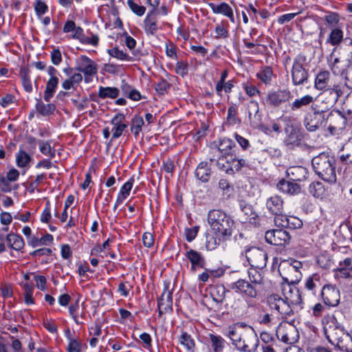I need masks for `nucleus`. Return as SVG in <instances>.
Returning <instances> with one entry per match:
<instances>
[{
    "label": "nucleus",
    "mask_w": 352,
    "mask_h": 352,
    "mask_svg": "<svg viewBox=\"0 0 352 352\" xmlns=\"http://www.w3.org/2000/svg\"><path fill=\"white\" fill-rule=\"evenodd\" d=\"M325 338L335 348L344 352H352V330L349 333L334 314L322 320Z\"/></svg>",
    "instance_id": "obj_1"
},
{
    "label": "nucleus",
    "mask_w": 352,
    "mask_h": 352,
    "mask_svg": "<svg viewBox=\"0 0 352 352\" xmlns=\"http://www.w3.org/2000/svg\"><path fill=\"white\" fill-rule=\"evenodd\" d=\"M290 293V296L286 298H283L275 294L269 295L266 298L267 306L278 319L285 320L294 315L291 304L299 306L300 309L302 308V298L299 290L295 288L291 290Z\"/></svg>",
    "instance_id": "obj_2"
},
{
    "label": "nucleus",
    "mask_w": 352,
    "mask_h": 352,
    "mask_svg": "<svg viewBox=\"0 0 352 352\" xmlns=\"http://www.w3.org/2000/svg\"><path fill=\"white\" fill-rule=\"evenodd\" d=\"M227 336L235 347L242 352H255L259 345V339L252 329H242L236 325L230 326Z\"/></svg>",
    "instance_id": "obj_3"
},
{
    "label": "nucleus",
    "mask_w": 352,
    "mask_h": 352,
    "mask_svg": "<svg viewBox=\"0 0 352 352\" xmlns=\"http://www.w3.org/2000/svg\"><path fill=\"white\" fill-rule=\"evenodd\" d=\"M208 223L216 236L221 239L230 238L234 227L232 217L222 210H210L207 215Z\"/></svg>",
    "instance_id": "obj_4"
},
{
    "label": "nucleus",
    "mask_w": 352,
    "mask_h": 352,
    "mask_svg": "<svg viewBox=\"0 0 352 352\" xmlns=\"http://www.w3.org/2000/svg\"><path fill=\"white\" fill-rule=\"evenodd\" d=\"M311 164L315 173L322 180L330 184L336 183L337 179L336 166L333 157L322 153L312 159Z\"/></svg>",
    "instance_id": "obj_5"
},
{
    "label": "nucleus",
    "mask_w": 352,
    "mask_h": 352,
    "mask_svg": "<svg viewBox=\"0 0 352 352\" xmlns=\"http://www.w3.org/2000/svg\"><path fill=\"white\" fill-rule=\"evenodd\" d=\"M216 164L220 170L229 175L240 173L244 168H252L249 161L239 156L236 151L226 156H219L217 160Z\"/></svg>",
    "instance_id": "obj_6"
},
{
    "label": "nucleus",
    "mask_w": 352,
    "mask_h": 352,
    "mask_svg": "<svg viewBox=\"0 0 352 352\" xmlns=\"http://www.w3.org/2000/svg\"><path fill=\"white\" fill-rule=\"evenodd\" d=\"M63 31L65 33L73 32L72 38L78 40L83 45L97 47L99 44L100 38L98 34H94L90 30H87L86 34L81 27L76 25L74 21H67L63 26Z\"/></svg>",
    "instance_id": "obj_7"
},
{
    "label": "nucleus",
    "mask_w": 352,
    "mask_h": 352,
    "mask_svg": "<svg viewBox=\"0 0 352 352\" xmlns=\"http://www.w3.org/2000/svg\"><path fill=\"white\" fill-rule=\"evenodd\" d=\"M293 98L291 91L286 89H271L267 91L265 97L261 99V103L268 108H278Z\"/></svg>",
    "instance_id": "obj_8"
},
{
    "label": "nucleus",
    "mask_w": 352,
    "mask_h": 352,
    "mask_svg": "<svg viewBox=\"0 0 352 352\" xmlns=\"http://www.w3.org/2000/svg\"><path fill=\"white\" fill-rule=\"evenodd\" d=\"M306 61L307 56L301 53L298 54L294 59L291 73L292 81L294 86L303 85L308 81L309 72L304 67Z\"/></svg>",
    "instance_id": "obj_9"
},
{
    "label": "nucleus",
    "mask_w": 352,
    "mask_h": 352,
    "mask_svg": "<svg viewBox=\"0 0 352 352\" xmlns=\"http://www.w3.org/2000/svg\"><path fill=\"white\" fill-rule=\"evenodd\" d=\"M277 338L287 344H292L298 342L299 338L298 331L294 325L287 322H282L276 329Z\"/></svg>",
    "instance_id": "obj_10"
},
{
    "label": "nucleus",
    "mask_w": 352,
    "mask_h": 352,
    "mask_svg": "<svg viewBox=\"0 0 352 352\" xmlns=\"http://www.w3.org/2000/svg\"><path fill=\"white\" fill-rule=\"evenodd\" d=\"M230 288L243 298L256 299L258 296L256 286L250 281L240 278L230 285Z\"/></svg>",
    "instance_id": "obj_11"
},
{
    "label": "nucleus",
    "mask_w": 352,
    "mask_h": 352,
    "mask_svg": "<svg viewBox=\"0 0 352 352\" xmlns=\"http://www.w3.org/2000/svg\"><path fill=\"white\" fill-rule=\"evenodd\" d=\"M245 256L252 267L258 269L265 267L267 261V254L259 248L251 247L245 252Z\"/></svg>",
    "instance_id": "obj_12"
},
{
    "label": "nucleus",
    "mask_w": 352,
    "mask_h": 352,
    "mask_svg": "<svg viewBox=\"0 0 352 352\" xmlns=\"http://www.w3.org/2000/svg\"><path fill=\"white\" fill-rule=\"evenodd\" d=\"M324 304L329 307H336L340 300L339 289L333 285L325 284L319 293Z\"/></svg>",
    "instance_id": "obj_13"
},
{
    "label": "nucleus",
    "mask_w": 352,
    "mask_h": 352,
    "mask_svg": "<svg viewBox=\"0 0 352 352\" xmlns=\"http://www.w3.org/2000/svg\"><path fill=\"white\" fill-rule=\"evenodd\" d=\"M76 70L84 74L86 81H88L87 79L88 77H93L97 74L98 65L88 56L81 55L78 58V59H76Z\"/></svg>",
    "instance_id": "obj_14"
},
{
    "label": "nucleus",
    "mask_w": 352,
    "mask_h": 352,
    "mask_svg": "<svg viewBox=\"0 0 352 352\" xmlns=\"http://www.w3.org/2000/svg\"><path fill=\"white\" fill-rule=\"evenodd\" d=\"M265 239L269 244L282 246L289 243L291 236L289 232L285 230L275 229L267 231Z\"/></svg>",
    "instance_id": "obj_15"
},
{
    "label": "nucleus",
    "mask_w": 352,
    "mask_h": 352,
    "mask_svg": "<svg viewBox=\"0 0 352 352\" xmlns=\"http://www.w3.org/2000/svg\"><path fill=\"white\" fill-rule=\"evenodd\" d=\"M284 199L282 197L274 195L267 199L265 206L267 212L272 215H274L275 222L279 221L281 216L284 212Z\"/></svg>",
    "instance_id": "obj_16"
},
{
    "label": "nucleus",
    "mask_w": 352,
    "mask_h": 352,
    "mask_svg": "<svg viewBox=\"0 0 352 352\" xmlns=\"http://www.w3.org/2000/svg\"><path fill=\"white\" fill-rule=\"evenodd\" d=\"M323 285L321 276L318 273L313 274L305 280V295L318 298Z\"/></svg>",
    "instance_id": "obj_17"
},
{
    "label": "nucleus",
    "mask_w": 352,
    "mask_h": 352,
    "mask_svg": "<svg viewBox=\"0 0 352 352\" xmlns=\"http://www.w3.org/2000/svg\"><path fill=\"white\" fill-rule=\"evenodd\" d=\"M248 120L253 128H258L262 124V114L260 112L259 104L254 100H251L246 106Z\"/></svg>",
    "instance_id": "obj_18"
},
{
    "label": "nucleus",
    "mask_w": 352,
    "mask_h": 352,
    "mask_svg": "<svg viewBox=\"0 0 352 352\" xmlns=\"http://www.w3.org/2000/svg\"><path fill=\"white\" fill-rule=\"evenodd\" d=\"M157 308L159 317L162 314L171 313L173 311V296L168 289V285H165L163 292L157 300Z\"/></svg>",
    "instance_id": "obj_19"
},
{
    "label": "nucleus",
    "mask_w": 352,
    "mask_h": 352,
    "mask_svg": "<svg viewBox=\"0 0 352 352\" xmlns=\"http://www.w3.org/2000/svg\"><path fill=\"white\" fill-rule=\"evenodd\" d=\"M285 131L286 137L284 139V144L289 149L300 145L302 136L299 129L293 126H288Z\"/></svg>",
    "instance_id": "obj_20"
},
{
    "label": "nucleus",
    "mask_w": 352,
    "mask_h": 352,
    "mask_svg": "<svg viewBox=\"0 0 352 352\" xmlns=\"http://www.w3.org/2000/svg\"><path fill=\"white\" fill-rule=\"evenodd\" d=\"M325 120V115H320L318 112L308 113L304 119V124L307 131L313 132L319 129Z\"/></svg>",
    "instance_id": "obj_21"
},
{
    "label": "nucleus",
    "mask_w": 352,
    "mask_h": 352,
    "mask_svg": "<svg viewBox=\"0 0 352 352\" xmlns=\"http://www.w3.org/2000/svg\"><path fill=\"white\" fill-rule=\"evenodd\" d=\"M126 118L123 113H118L116 114L111 120V124L113 126L112 131V139L120 138L123 132L126 129L128 125L125 123Z\"/></svg>",
    "instance_id": "obj_22"
},
{
    "label": "nucleus",
    "mask_w": 352,
    "mask_h": 352,
    "mask_svg": "<svg viewBox=\"0 0 352 352\" xmlns=\"http://www.w3.org/2000/svg\"><path fill=\"white\" fill-rule=\"evenodd\" d=\"M65 336L68 341L67 352H83L87 349V344L78 336H72L69 329L65 331Z\"/></svg>",
    "instance_id": "obj_23"
},
{
    "label": "nucleus",
    "mask_w": 352,
    "mask_h": 352,
    "mask_svg": "<svg viewBox=\"0 0 352 352\" xmlns=\"http://www.w3.org/2000/svg\"><path fill=\"white\" fill-rule=\"evenodd\" d=\"M157 11H149L144 20V30L147 34L154 35L158 30Z\"/></svg>",
    "instance_id": "obj_24"
},
{
    "label": "nucleus",
    "mask_w": 352,
    "mask_h": 352,
    "mask_svg": "<svg viewBox=\"0 0 352 352\" xmlns=\"http://www.w3.org/2000/svg\"><path fill=\"white\" fill-rule=\"evenodd\" d=\"M241 209L243 213V218L242 219L243 223H249L255 227L260 225L259 216L254 210L253 207L247 204H241Z\"/></svg>",
    "instance_id": "obj_25"
},
{
    "label": "nucleus",
    "mask_w": 352,
    "mask_h": 352,
    "mask_svg": "<svg viewBox=\"0 0 352 352\" xmlns=\"http://www.w3.org/2000/svg\"><path fill=\"white\" fill-rule=\"evenodd\" d=\"M333 80V78H331V74L329 71H320L315 78L314 87L318 91H326Z\"/></svg>",
    "instance_id": "obj_26"
},
{
    "label": "nucleus",
    "mask_w": 352,
    "mask_h": 352,
    "mask_svg": "<svg viewBox=\"0 0 352 352\" xmlns=\"http://www.w3.org/2000/svg\"><path fill=\"white\" fill-rule=\"evenodd\" d=\"M211 164L208 162H201L199 163L195 171L196 178L203 183L209 182L212 175Z\"/></svg>",
    "instance_id": "obj_27"
},
{
    "label": "nucleus",
    "mask_w": 352,
    "mask_h": 352,
    "mask_svg": "<svg viewBox=\"0 0 352 352\" xmlns=\"http://www.w3.org/2000/svg\"><path fill=\"white\" fill-rule=\"evenodd\" d=\"M276 188L281 192L291 196L299 194L301 190L300 185L297 183L287 181L284 179L277 183Z\"/></svg>",
    "instance_id": "obj_28"
},
{
    "label": "nucleus",
    "mask_w": 352,
    "mask_h": 352,
    "mask_svg": "<svg viewBox=\"0 0 352 352\" xmlns=\"http://www.w3.org/2000/svg\"><path fill=\"white\" fill-rule=\"evenodd\" d=\"M186 256L190 262V271L192 272H195L198 268H204L205 267V259L197 251L190 249L186 252Z\"/></svg>",
    "instance_id": "obj_29"
},
{
    "label": "nucleus",
    "mask_w": 352,
    "mask_h": 352,
    "mask_svg": "<svg viewBox=\"0 0 352 352\" xmlns=\"http://www.w3.org/2000/svg\"><path fill=\"white\" fill-rule=\"evenodd\" d=\"M346 83L342 81H338L335 79L333 80L332 82L330 84V86L326 91H329L331 94H334L335 96L333 100L330 103L329 107H327L328 109L330 107H332L338 100L343 96V94L346 91Z\"/></svg>",
    "instance_id": "obj_30"
},
{
    "label": "nucleus",
    "mask_w": 352,
    "mask_h": 352,
    "mask_svg": "<svg viewBox=\"0 0 352 352\" xmlns=\"http://www.w3.org/2000/svg\"><path fill=\"white\" fill-rule=\"evenodd\" d=\"M209 6L213 13L223 14L227 16L232 23H235L233 10L227 3L223 2L218 5L210 3H209Z\"/></svg>",
    "instance_id": "obj_31"
},
{
    "label": "nucleus",
    "mask_w": 352,
    "mask_h": 352,
    "mask_svg": "<svg viewBox=\"0 0 352 352\" xmlns=\"http://www.w3.org/2000/svg\"><path fill=\"white\" fill-rule=\"evenodd\" d=\"M236 148L234 142L230 138H224L218 142L217 149L220 156H226L236 151Z\"/></svg>",
    "instance_id": "obj_32"
},
{
    "label": "nucleus",
    "mask_w": 352,
    "mask_h": 352,
    "mask_svg": "<svg viewBox=\"0 0 352 352\" xmlns=\"http://www.w3.org/2000/svg\"><path fill=\"white\" fill-rule=\"evenodd\" d=\"M179 343L182 345L188 352H195L196 342L193 337L186 331H182L178 338Z\"/></svg>",
    "instance_id": "obj_33"
},
{
    "label": "nucleus",
    "mask_w": 352,
    "mask_h": 352,
    "mask_svg": "<svg viewBox=\"0 0 352 352\" xmlns=\"http://www.w3.org/2000/svg\"><path fill=\"white\" fill-rule=\"evenodd\" d=\"M344 39V32L343 30L338 27L331 28L327 38L326 43L330 44L332 46L337 47L343 41Z\"/></svg>",
    "instance_id": "obj_34"
},
{
    "label": "nucleus",
    "mask_w": 352,
    "mask_h": 352,
    "mask_svg": "<svg viewBox=\"0 0 352 352\" xmlns=\"http://www.w3.org/2000/svg\"><path fill=\"white\" fill-rule=\"evenodd\" d=\"M78 310H79V304H78V300L74 304H72L69 306V309H68L69 314V316L73 319V320L74 321V322L77 325H82L85 324L84 321L87 318V314H86V311L84 309H82L80 313L81 320H80V317L78 316Z\"/></svg>",
    "instance_id": "obj_35"
},
{
    "label": "nucleus",
    "mask_w": 352,
    "mask_h": 352,
    "mask_svg": "<svg viewBox=\"0 0 352 352\" xmlns=\"http://www.w3.org/2000/svg\"><path fill=\"white\" fill-rule=\"evenodd\" d=\"M281 222L279 223V226L285 227L289 229H298L302 226V221L300 219L295 216H285L283 215L280 218Z\"/></svg>",
    "instance_id": "obj_36"
},
{
    "label": "nucleus",
    "mask_w": 352,
    "mask_h": 352,
    "mask_svg": "<svg viewBox=\"0 0 352 352\" xmlns=\"http://www.w3.org/2000/svg\"><path fill=\"white\" fill-rule=\"evenodd\" d=\"M287 173L292 180L298 182L306 179L308 174L307 169L300 166L290 167Z\"/></svg>",
    "instance_id": "obj_37"
},
{
    "label": "nucleus",
    "mask_w": 352,
    "mask_h": 352,
    "mask_svg": "<svg viewBox=\"0 0 352 352\" xmlns=\"http://www.w3.org/2000/svg\"><path fill=\"white\" fill-rule=\"evenodd\" d=\"M135 182L134 177H131L120 188L117 196V204H122L129 196Z\"/></svg>",
    "instance_id": "obj_38"
},
{
    "label": "nucleus",
    "mask_w": 352,
    "mask_h": 352,
    "mask_svg": "<svg viewBox=\"0 0 352 352\" xmlns=\"http://www.w3.org/2000/svg\"><path fill=\"white\" fill-rule=\"evenodd\" d=\"M20 285L23 290L25 303L28 305H34L35 301L33 298V293L34 289L33 283L27 281H23L20 283Z\"/></svg>",
    "instance_id": "obj_39"
},
{
    "label": "nucleus",
    "mask_w": 352,
    "mask_h": 352,
    "mask_svg": "<svg viewBox=\"0 0 352 352\" xmlns=\"http://www.w3.org/2000/svg\"><path fill=\"white\" fill-rule=\"evenodd\" d=\"M261 36H258L252 41H249V38H244L243 43L246 48L250 50V53L257 54L262 53L261 48H265V46L260 44Z\"/></svg>",
    "instance_id": "obj_40"
},
{
    "label": "nucleus",
    "mask_w": 352,
    "mask_h": 352,
    "mask_svg": "<svg viewBox=\"0 0 352 352\" xmlns=\"http://www.w3.org/2000/svg\"><path fill=\"white\" fill-rule=\"evenodd\" d=\"M6 240L8 246L14 250L20 251L24 248L25 242L23 239L19 234L14 233L8 234L6 236Z\"/></svg>",
    "instance_id": "obj_41"
},
{
    "label": "nucleus",
    "mask_w": 352,
    "mask_h": 352,
    "mask_svg": "<svg viewBox=\"0 0 352 352\" xmlns=\"http://www.w3.org/2000/svg\"><path fill=\"white\" fill-rule=\"evenodd\" d=\"M59 82L58 78H50L44 91L43 98L46 102H50L54 96Z\"/></svg>",
    "instance_id": "obj_42"
},
{
    "label": "nucleus",
    "mask_w": 352,
    "mask_h": 352,
    "mask_svg": "<svg viewBox=\"0 0 352 352\" xmlns=\"http://www.w3.org/2000/svg\"><path fill=\"white\" fill-rule=\"evenodd\" d=\"M314 101V97L307 94L300 98L295 99L290 104V108L292 111L300 110L303 107L309 106Z\"/></svg>",
    "instance_id": "obj_43"
},
{
    "label": "nucleus",
    "mask_w": 352,
    "mask_h": 352,
    "mask_svg": "<svg viewBox=\"0 0 352 352\" xmlns=\"http://www.w3.org/2000/svg\"><path fill=\"white\" fill-rule=\"evenodd\" d=\"M227 290L222 284H217L210 288V294L212 299L217 302H222L226 297Z\"/></svg>",
    "instance_id": "obj_44"
},
{
    "label": "nucleus",
    "mask_w": 352,
    "mask_h": 352,
    "mask_svg": "<svg viewBox=\"0 0 352 352\" xmlns=\"http://www.w3.org/2000/svg\"><path fill=\"white\" fill-rule=\"evenodd\" d=\"M261 269L252 267L248 270V274L250 282L256 285H263L264 284V276L260 271Z\"/></svg>",
    "instance_id": "obj_45"
},
{
    "label": "nucleus",
    "mask_w": 352,
    "mask_h": 352,
    "mask_svg": "<svg viewBox=\"0 0 352 352\" xmlns=\"http://www.w3.org/2000/svg\"><path fill=\"white\" fill-rule=\"evenodd\" d=\"M226 120L228 124L230 126L239 125L241 123L238 116V107L236 104H232L228 107Z\"/></svg>",
    "instance_id": "obj_46"
},
{
    "label": "nucleus",
    "mask_w": 352,
    "mask_h": 352,
    "mask_svg": "<svg viewBox=\"0 0 352 352\" xmlns=\"http://www.w3.org/2000/svg\"><path fill=\"white\" fill-rule=\"evenodd\" d=\"M36 101L35 108L39 114L43 116H48L54 112L56 106L54 104H45L41 99H36Z\"/></svg>",
    "instance_id": "obj_47"
},
{
    "label": "nucleus",
    "mask_w": 352,
    "mask_h": 352,
    "mask_svg": "<svg viewBox=\"0 0 352 352\" xmlns=\"http://www.w3.org/2000/svg\"><path fill=\"white\" fill-rule=\"evenodd\" d=\"M120 94V89L117 87H100L98 90V96L102 99L111 98L116 99Z\"/></svg>",
    "instance_id": "obj_48"
},
{
    "label": "nucleus",
    "mask_w": 352,
    "mask_h": 352,
    "mask_svg": "<svg viewBox=\"0 0 352 352\" xmlns=\"http://www.w3.org/2000/svg\"><path fill=\"white\" fill-rule=\"evenodd\" d=\"M309 191L314 197L319 199H322L327 195L324 185L320 182L311 183L309 185Z\"/></svg>",
    "instance_id": "obj_49"
},
{
    "label": "nucleus",
    "mask_w": 352,
    "mask_h": 352,
    "mask_svg": "<svg viewBox=\"0 0 352 352\" xmlns=\"http://www.w3.org/2000/svg\"><path fill=\"white\" fill-rule=\"evenodd\" d=\"M32 160V156L23 149H20L16 154V163L19 168L29 167Z\"/></svg>",
    "instance_id": "obj_50"
},
{
    "label": "nucleus",
    "mask_w": 352,
    "mask_h": 352,
    "mask_svg": "<svg viewBox=\"0 0 352 352\" xmlns=\"http://www.w3.org/2000/svg\"><path fill=\"white\" fill-rule=\"evenodd\" d=\"M144 124V119L140 115H135L132 118L130 129L135 138H137L142 132Z\"/></svg>",
    "instance_id": "obj_51"
},
{
    "label": "nucleus",
    "mask_w": 352,
    "mask_h": 352,
    "mask_svg": "<svg viewBox=\"0 0 352 352\" xmlns=\"http://www.w3.org/2000/svg\"><path fill=\"white\" fill-rule=\"evenodd\" d=\"M20 74L24 90L27 93H31L33 88L30 78V70L28 68H23L21 69Z\"/></svg>",
    "instance_id": "obj_52"
},
{
    "label": "nucleus",
    "mask_w": 352,
    "mask_h": 352,
    "mask_svg": "<svg viewBox=\"0 0 352 352\" xmlns=\"http://www.w3.org/2000/svg\"><path fill=\"white\" fill-rule=\"evenodd\" d=\"M272 76L273 70L269 66L262 67L256 75V78L265 85H270L271 83Z\"/></svg>",
    "instance_id": "obj_53"
},
{
    "label": "nucleus",
    "mask_w": 352,
    "mask_h": 352,
    "mask_svg": "<svg viewBox=\"0 0 352 352\" xmlns=\"http://www.w3.org/2000/svg\"><path fill=\"white\" fill-rule=\"evenodd\" d=\"M228 27L229 24L226 20H222L221 23L217 24L214 29L215 38H227L229 36Z\"/></svg>",
    "instance_id": "obj_54"
},
{
    "label": "nucleus",
    "mask_w": 352,
    "mask_h": 352,
    "mask_svg": "<svg viewBox=\"0 0 352 352\" xmlns=\"http://www.w3.org/2000/svg\"><path fill=\"white\" fill-rule=\"evenodd\" d=\"M208 336L213 351L222 352L225 345V340L221 336L213 333H210Z\"/></svg>",
    "instance_id": "obj_55"
},
{
    "label": "nucleus",
    "mask_w": 352,
    "mask_h": 352,
    "mask_svg": "<svg viewBox=\"0 0 352 352\" xmlns=\"http://www.w3.org/2000/svg\"><path fill=\"white\" fill-rule=\"evenodd\" d=\"M110 56L120 60L131 61L133 58L130 56L125 50H120L118 47H114L107 50Z\"/></svg>",
    "instance_id": "obj_56"
},
{
    "label": "nucleus",
    "mask_w": 352,
    "mask_h": 352,
    "mask_svg": "<svg viewBox=\"0 0 352 352\" xmlns=\"http://www.w3.org/2000/svg\"><path fill=\"white\" fill-rule=\"evenodd\" d=\"M322 20L327 27L333 28H337L336 26L340 21V16L337 12H329L322 18Z\"/></svg>",
    "instance_id": "obj_57"
},
{
    "label": "nucleus",
    "mask_w": 352,
    "mask_h": 352,
    "mask_svg": "<svg viewBox=\"0 0 352 352\" xmlns=\"http://www.w3.org/2000/svg\"><path fill=\"white\" fill-rule=\"evenodd\" d=\"M234 87V80H230L221 84H216L215 91L219 96H221L223 91H224L226 94L231 93Z\"/></svg>",
    "instance_id": "obj_58"
},
{
    "label": "nucleus",
    "mask_w": 352,
    "mask_h": 352,
    "mask_svg": "<svg viewBox=\"0 0 352 352\" xmlns=\"http://www.w3.org/2000/svg\"><path fill=\"white\" fill-rule=\"evenodd\" d=\"M230 238L221 239L219 236L208 235L206 236V246L208 250H214L223 241L228 240Z\"/></svg>",
    "instance_id": "obj_59"
},
{
    "label": "nucleus",
    "mask_w": 352,
    "mask_h": 352,
    "mask_svg": "<svg viewBox=\"0 0 352 352\" xmlns=\"http://www.w3.org/2000/svg\"><path fill=\"white\" fill-rule=\"evenodd\" d=\"M38 144L41 153L49 156L51 159L55 157V149H53L48 141L38 140Z\"/></svg>",
    "instance_id": "obj_60"
},
{
    "label": "nucleus",
    "mask_w": 352,
    "mask_h": 352,
    "mask_svg": "<svg viewBox=\"0 0 352 352\" xmlns=\"http://www.w3.org/2000/svg\"><path fill=\"white\" fill-rule=\"evenodd\" d=\"M242 88L245 91V93L249 97H254L256 96H260L261 91L254 85L249 82L242 83Z\"/></svg>",
    "instance_id": "obj_61"
},
{
    "label": "nucleus",
    "mask_w": 352,
    "mask_h": 352,
    "mask_svg": "<svg viewBox=\"0 0 352 352\" xmlns=\"http://www.w3.org/2000/svg\"><path fill=\"white\" fill-rule=\"evenodd\" d=\"M171 85L165 79L160 78L155 84V89L160 95H164L170 89Z\"/></svg>",
    "instance_id": "obj_62"
},
{
    "label": "nucleus",
    "mask_w": 352,
    "mask_h": 352,
    "mask_svg": "<svg viewBox=\"0 0 352 352\" xmlns=\"http://www.w3.org/2000/svg\"><path fill=\"white\" fill-rule=\"evenodd\" d=\"M133 285L129 281L121 282L118 285L117 292L120 294L121 296L128 297L130 292L133 289Z\"/></svg>",
    "instance_id": "obj_63"
},
{
    "label": "nucleus",
    "mask_w": 352,
    "mask_h": 352,
    "mask_svg": "<svg viewBox=\"0 0 352 352\" xmlns=\"http://www.w3.org/2000/svg\"><path fill=\"white\" fill-rule=\"evenodd\" d=\"M127 5L131 10L138 16H142L146 12V8L144 6L138 5L133 0H127Z\"/></svg>",
    "instance_id": "obj_64"
}]
</instances>
